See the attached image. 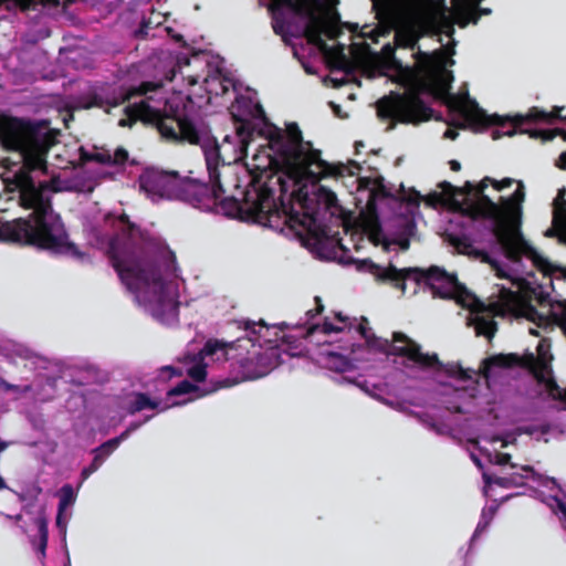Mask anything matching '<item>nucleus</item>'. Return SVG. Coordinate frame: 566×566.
I'll return each mask as SVG.
<instances>
[{
	"label": "nucleus",
	"instance_id": "obj_8",
	"mask_svg": "<svg viewBox=\"0 0 566 566\" xmlns=\"http://www.w3.org/2000/svg\"><path fill=\"white\" fill-rule=\"evenodd\" d=\"M265 6L272 12L273 30L291 44L293 39L303 40L317 49L334 67L333 74L344 72L342 77L329 76L326 83L339 87L346 83L350 61L343 44L329 46L323 36H338L339 15L324 8L318 0H269Z\"/></svg>",
	"mask_w": 566,
	"mask_h": 566
},
{
	"label": "nucleus",
	"instance_id": "obj_3",
	"mask_svg": "<svg viewBox=\"0 0 566 566\" xmlns=\"http://www.w3.org/2000/svg\"><path fill=\"white\" fill-rule=\"evenodd\" d=\"M374 6L382 4L390 28L395 31L397 46L413 49L426 33L446 36L441 43L443 52L428 54L418 52L413 66L399 65L395 81L405 93H390L377 102V115L406 124L428 120L432 111L423 97L441 99L449 108L457 127L480 130L489 125L504 127L497 115H488L471 99L468 91L451 94L452 72L448 70L454 61L455 41L452 39L454 24L465 28L476 23L481 14H489L490 9H480L483 0H452L449 8L446 0H373ZM440 42L442 39L440 38Z\"/></svg>",
	"mask_w": 566,
	"mask_h": 566
},
{
	"label": "nucleus",
	"instance_id": "obj_37",
	"mask_svg": "<svg viewBox=\"0 0 566 566\" xmlns=\"http://www.w3.org/2000/svg\"><path fill=\"white\" fill-rule=\"evenodd\" d=\"M329 105L333 108V112L336 116L342 117V118L345 117V115L342 114L340 107L338 105L334 104L333 102H331Z\"/></svg>",
	"mask_w": 566,
	"mask_h": 566
},
{
	"label": "nucleus",
	"instance_id": "obj_18",
	"mask_svg": "<svg viewBox=\"0 0 566 566\" xmlns=\"http://www.w3.org/2000/svg\"><path fill=\"white\" fill-rule=\"evenodd\" d=\"M562 191L554 202L553 224L546 230V237H557L558 241L566 244V200L562 199Z\"/></svg>",
	"mask_w": 566,
	"mask_h": 566
},
{
	"label": "nucleus",
	"instance_id": "obj_43",
	"mask_svg": "<svg viewBox=\"0 0 566 566\" xmlns=\"http://www.w3.org/2000/svg\"><path fill=\"white\" fill-rule=\"evenodd\" d=\"M9 443L0 440V453L3 452L8 448Z\"/></svg>",
	"mask_w": 566,
	"mask_h": 566
},
{
	"label": "nucleus",
	"instance_id": "obj_52",
	"mask_svg": "<svg viewBox=\"0 0 566 566\" xmlns=\"http://www.w3.org/2000/svg\"><path fill=\"white\" fill-rule=\"evenodd\" d=\"M66 566H70V564H67Z\"/></svg>",
	"mask_w": 566,
	"mask_h": 566
},
{
	"label": "nucleus",
	"instance_id": "obj_45",
	"mask_svg": "<svg viewBox=\"0 0 566 566\" xmlns=\"http://www.w3.org/2000/svg\"><path fill=\"white\" fill-rule=\"evenodd\" d=\"M6 517L9 518V520H14V521H20L21 520V515L20 514L14 515V516H11V515L7 514Z\"/></svg>",
	"mask_w": 566,
	"mask_h": 566
},
{
	"label": "nucleus",
	"instance_id": "obj_24",
	"mask_svg": "<svg viewBox=\"0 0 566 566\" xmlns=\"http://www.w3.org/2000/svg\"><path fill=\"white\" fill-rule=\"evenodd\" d=\"M76 495L73 488L70 484H65L60 490V502L59 511H66L75 502Z\"/></svg>",
	"mask_w": 566,
	"mask_h": 566
},
{
	"label": "nucleus",
	"instance_id": "obj_25",
	"mask_svg": "<svg viewBox=\"0 0 566 566\" xmlns=\"http://www.w3.org/2000/svg\"><path fill=\"white\" fill-rule=\"evenodd\" d=\"M552 117V114H548L544 111L532 108L526 116L518 115L516 117V126H522L524 119L531 120H548Z\"/></svg>",
	"mask_w": 566,
	"mask_h": 566
},
{
	"label": "nucleus",
	"instance_id": "obj_33",
	"mask_svg": "<svg viewBox=\"0 0 566 566\" xmlns=\"http://www.w3.org/2000/svg\"><path fill=\"white\" fill-rule=\"evenodd\" d=\"M381 34H382V32H380L379 30H376V29H373V30H369V31H363V32H361V36H364V38H367V36H368V38H371V39H373V40H375V41H376V40H377V38H378L379 35H381Z\"/></svg>",
	"mask_w": 566,
	"mask_h": 566
},
{
	"label": "nucleus",
	"instance_id": "obj_1",
	"mask_svg": "<svg viewBox=\"0 0 566 566\" xmlns=\"http://www.w3.org/2000/svg\"><path fill=\"white\" fill-rule=\"evenodd\" d=\"M239 125L218 147L219 160L226 165L243 160L251 175L247 188L239 191V209L254 222L273 227L282 219L307 243L319 245L327 237L321 216L336 202V195L318 185L321 179L348 178L356 205L370 217L378 203L392 197L379 176L360 177L358 163L329 165L302 138L295 124L281 129L269 123L260 103L251 94L240 95L230 107Z\"/></svg>",
	"mask_w": 566,
	"mask_h": 566
},
{
	"label": "nucleus",
	"instance_id": "obj_50",
	"mask_svg": "<svg viewBox=\"0 0 566 566\" xmlns=\"http://www.w3.org/2000/svg\"><path fill=\"white\" fill-rule=\"evenodd\" d=\"M94 105H96V106H103V104H102V103H99V102H97V101H95Z\"/></svg>",
	"mask_w": 566,
	"mask_h": 566
},
{
	"label": "nucleus",
	"instance_id": "obj_23",
	"mask_svg": "<svg viewBox=\"0 0 566 566\" xmlns=\"http://www.w3.org/2000/svg\"><path fill=\"white\" fill-rule=\"evenodd\" d=\"M506 358L504 356L491 357L483 361L481 373L486 381H489L494 375V368L505 366Z\"/></svg>",
	"mask_w": 566,
	"mask_h": 566
},
{
	"label": "nucleus",
	"instance_id": "obj_7",
	"mask_svg": "<svg viewBox=\"0 0 566 566\" xmlns=\"http://www.w3.org/2000/svg\"><path fill=\"white\" fill-rule=\"evenodd\" d=\"M0 143L14 157L1 159L2 182L18 193L21 206L33 210L29 219H0V241L35 247V122L0 116Z\"/></svg>",
	"mask_w": 566,
	"mask_h": 566
},
{
	"label": "nucleus",
	"instance_id": "obj_32",
	"mask_svg": "<svg viewBox=\"0 0 566 566\" xmlns=\"http://www.w3.org/2000/svg\"><path fill=\"white\" fill-rule=\"evenodd\" d=\"M46 546L48 539L39 538V543L36 544L35 549L38 551L42 558L45 556Z\"/></svg>",
	"mask_w": 566,
	"mask_h": 566
},
{
	"label": "nucleus",
	"instance_id": "obj_17",
	"mask_svg": "<svg viewBox=\"0 0 566 566\" xmlns=\"http://www.w3.org/2000/svg\"><path fill=\"white\" fill-rule=\"evenodd\" d=\"M140 423H132L123 433L118 437L109 439L104 442L102 446L93 450L94 459L92 463L82 470L81 476L83 480H86L91 474L99 469V467L104 463L106 458L115 451L119 444L125 441L133 431H135Z\"/></svg>",
	"mask_w": 566,
	"mask_h": 566
},
{
	"label": "nucleus",
	"instance_id": "obj_19",
	"mask_svg": "<svg viewBox=\"0 0 566 566\" xmlns=\"http://www.w3.org/2000/svg\"><path fill=\"white\" fill-rule=\"evenodd\" d=\"M78 150L81 151L82 160L93 159L105 165L115 166H122L128 160V153L122 147L116 148L114 151L109 149L96 150L92 155L85 153L82 147Z\"/></svg>",
	"mask_w": 566,
	"mask_h": 566
},
{
	"label": "nucleus",
	"instance_id": "obj_20",
	"mask_svg": "<svg viewBox=\"0 0 566 566\" xmlns=\"http://www.w3.org/2000/svg\"><path fill=\"white\" fill-rule=\"evenodd\" d=\"M158 407L159 402L151 400L147 395L135 394L128 401L127 411L133 415L145 409H156Z\"/></svg>",
	"mask_w": 566,
	"mask_h": 566
},
{
	"label": "nucleus",
	"instance_id": "obj_39",
	"mask_svg": "<svg viewBox=\"0 0 566 566\" xmlns=\"http://www.w3.org/2000/svg\"><path fill=\"white\" fill-rule=\"evenodd\" d=\"M450 167H451V169H452L453 171H458V170H460V163H459V161H457V160H451V161H450Z\"/></svg>",
	"mask_w": 566,
	"mask_h": 566
},
{
	"label": "nucleus",
	"instance_id": "obj_44",
	"mask_svg": "<svg viewBox=\"0 0 566 566\" xmlns=\"http://www.w3.org/2000/svg\"><path fill=\"white\" fill-rule=\"evenodd\" d=\"M548 480L551 481V479H548ZM537 482H538V484H541V485H544V486L549 488V490H553V486L555 485V481H554V480H552V482H551V483H548V484L541 483L539 481H537Z\"/></svg>",
	"mask_w": 566,
	"mask_h": 566
},
{
	"label": "nucleus",
	"instance_id": "obj_47",
	"mask_svg": "<svg viewBox=\"0 0 566 566\" xmlns=\"http://www.w3.org/2000/svg\"><path fill=\"white\" fill-rule=\"evenodd\" d=\"M560 109H562V108H559V107H555V114H554V116H555V117H558V118H560V119H565L564 117L559 116V114H558Z\"/></svg>",
	"mask_w": 566,
	"mask_h": 566
},
{
	"label": "nucleus",
	"instance_id": "obj_6",
	"mask_svg": "<svg viewBox=\"0 0 566 566\" xmlns=\"http://www.w3.org/2000/svg\"><path fill=\"white\" fill-rule=\"evenodd\" d=\"M187 80L191 88L185 95L181 91L164 97L160 85L146 82L137 90L113 97L109 106H118L128 102L125 107L126 117L119 119L122 127L130 126L137 119L154 123L163 137L170 140H186L190 144L216 145L203 125L198 122L197 103L193 98H207L210 103L213 96L226 94L233 82L224 76L219 66L213 67L205 53H195L190 59L178 57L167 80Z\"/></svg>",
	"mask_w": 566,
	"mask_h": 566
},
{
	"label": "nucleus",
	"instance_id": "obj_30",
	"mask_svg": "<svg viewBox=\"0 0 566 566\" xmlns=\"http://www.w3.org/2000/svg\"><path fill=\"white\" fill-rule=\"evenodd\" d=\"M176 375H182V371L181 370H177L176 368L171 367V366H165L160 369V373H159V377L161 379H170L172 378L174 376Z\"/></svg>",
	"mask_w": 566,
	"mask_h": 566
},
{
	"label": "nucleus",
	"instance_id": "obj_34",
	"mask_svg": "<svg viewBox=\"0 0 566 566\" xmlns=\"http://www.w3.org/2000/svg\"><path fill=\"white\" fill-rule=\"evenodd\" d=\"M401 199H402V200H407V201H409L410 203H415V205H416V203H418V202H419L420 195H419L418 192H416V191H412V193H411V195H409V196H405V195H403V196H401Z\"/></svg>",
	"mask_w": 566,
	"mask_h": 566
},
{
	"label": "nucleus",
	"instance_id": "obj_11",
	"mask_svg": "<svg viewBox=\"0 0 566 566\" xmlns=\"http://www.w3.org/2000/svg\"><path fill=\"white\" fill-rule=\"evenodd\" d=\"M490 442L493 446L499 444L500 448H504L509 444L506 439H502L500 437H492ZM481 453L490 463L497 464L502 468L500 476H493L486 472H483V480L485 484L483 492L485 496H491L490 492L493 485H499L502 488L521 486L526 484V480L539 481L544 484L552 482L548 480V478L536 473L535 470L530 465H517L512 463L510 461L511 454L499 452L496 447L493 448V451L481 447Z\"/></svg>",
	"mask_w": 566,
	"mask_h": 566
},
{
	"label": "nucleus",
	"instance_id": "obj_5",
	"mask_svg": "<svg viewBox=\"0 0 566 566\" xmlns=\"http://www.w3.org/2000/svg\"><path fill=\"white\" fill-rule=\"evenodd\" d=\"M105 227L116 234L93 229L90 243L109 255L138 306L161 324L177 323L184 280L174 252L159 239L144 238L125 214L107 216Z\"/></svg>",
	"mask_w": 566,
	"mask_h": 566
},
{
	"label": "nucleus",
	"instance_id": "obj_48",
	"mask_svg": "<svg viewBox=\"0 0 566 566\" xmlns=\"http://www.w3.org/2000/svg\"><path fill=\"white\" fill-rule=\"evenodd\" d=\"M499 136H500L499 130H495V132L493 133V138H499Z\"/></svg>",
	"mask_w": 566,
	"mask_h": 566
},
{
	"label": "nucleus",
	"instance_id": "obj_26",
	"mask_svg": "<svg viewBox=\"0 0 566 566\" xmlns=\"http://www.w3.org/2000/svg\"><path fill=\"white\" fill-rule=\"evenodd\" d=\"M71 517V514L66 511H59L56 515V527L59 528L61 539L63 544L65 545L66 542V531H67V523Z\"/></svg>",
	"mask_w": 566,
	"mask_h": 566
},
{
	"label": "nucleus",
	"instance_id": "obj_29",
	"mask_svg": "<svg viewBox=\"0 0 566 566\" xmlns=\"http://www.w3.org/2000/svg\"><path fill=\"white\" fill-rule=\"evenodd\" d=\"M35 525L38 526L39 536L43 539H49L48 520L45 516L40 515L35 518Z\"/></svg>",
	"mask_w": 566,
	"mask_h": 566
},
{
	"label": "nucleus",
	"instance_id": "obj_22",
	"mask_svg": "<svg viewBox=\"0 0 566 566\" xmlns=\"http://www.w3.org/2000/svg\"><path fill=\"white\" fill-rule=\"evenodd\" d=\"M542 501L545 502L556 515H558L563 526L566 528V503L557 495H549Z\"/></svg>",
	"mask_w": 566,
	"mask_h": 566
},
{
	"label": "nucleus",
	"instance_id": "obj_15",
	"mask_svg": "<svg viewBox=\"0 0 566 566\" xmlns=\"http://www.w3.org/2000/svg\"><path fill=\"white\" fill-rule=\"evenodd\" d=\"M234 382L230 379H224L217 384L211 385H195L188 380L180 381L177 386L169 389L167 392V402L163 406L161 410H166L170 407L185 405L193 399L203 397L220 388L232 386Z\"/></svg>",
	"mask_w": 566,
	"mask_h": 566
},
{
	"label": "nucleus",
	"instance_id": "obj_46",
	"mask_svg": "<svg viewBox=\"0 0 566 566\" xmlns=\"http://www.w3.org/2000/svg\"><path fill=\"white\" fill-rule=\"evenodd\" d=\"M7 489V483L2 476H0V490Z\"/></svg>",
	"mask_w": 566,
	"mask_h": 566
},
{
	"label": "nucleus",
	"instance_id": "obj_40",
	"mask_svg": "<svg viewBox=\"0 0 566 566\" xmlns=\"http://www.w3.org/2000/svg\"><path fill=\"white\" fill-rule=\"evenodd\" d=\"M560 167L566 169V151L559 156Z\"/></svg>",
	"mask_w": 566,
	"mask_h": 566
},
{
	"label": "nucleus",
	"instance_id": "obj_31",
	"mask_svg": "<svg viewBox=\"0 0 566 566\" xmlns=\"http://www.w3.org/2000/svg\"><path fill=\"white\" fill-rule=\"evenodd\" d=\"M437 433L444 434L450 431V426L432 422L429 424Z\"/></svg>",
	"mask_w": 566,
	"mask_h": 566
},
{
	"label": "nucleus",
	"instance_id": "obj_14",
	"mask_svg": "<svg viewBox=\"0 0 566 566\" xmlns=\"http://www.w3.org/2000/svg\"><path fill=\"white\" fill-rule=\"evenodd\" d=\"M233 346L219 340H208L197 355L185 357V373L196 382L203 381L214 365L228 359V349Z\"/></svg>",
	"mask_w": 566,
	"mask_h": 566
},
{
	"label": "nucleus",
	"instance_id": "obj_2",
	"mask_svg": "<svg viewBox=\"0 0 566 566\" xmlns=\"http://www.w3.org/2000/svg\"><path fill=\"white\" fill-rule=\"evenodd\" d=\"M514 182L512 178L499 181L490 177L482 179L478 186L467 181L462 188L442 182L439 185L440 191H434L428 198L432 206L457 211L454 218L460 219L458 223L465 227L469 223L474 228L475 223L483 222L503 252V261H488L497 277L506 279L509 285L496 286L488 304L478 298L476 306L467 317L468 325L474 328L476 335L491 338L496 332L494 316L525 317L537 326L557 324L566 335V302L543 298L541 305L546 312H538L530 302V279L533 272L532 269H526L522 258L531 261L532 268L538 269L547 276L566 280V268L549 262L523 238L518 227L521 205L525 198L523 182L517 181V188L511 197H499L501 203L485 193L489 186H492L494 191H501Z\"/></svg>",
	"mask_w": 566,
	"mask_h": 566
},
{
	"label": "nucleus",
	"instance_id": "obj_41",
	"mask_svg": "<svg viewBox=\"0 0 566 566\" xmlns=\"http://www.w3.org/2000/svg\"><path fill=\"white\" fill-rule=\"evenodd\" d=\"M520 432L532 434L533 429L531 427L520 428Z\"/></svg>",
	"mask_w": 566,
	"mask_h": 566
},
{
	"label": "nucleus",
	"instance_id": "obj_28",
	"mask_svg": "<svg viewBox=\"0 0 566 566\" xmlns=\"http://www.w3.org/2000/svg\"><path fill=\"white\" fill-rule=\"evenodd\" d=\"M0 388L4 391H13V392H17V394H23V392H27L31 389L30 386H18V385H13V384H10L8 381H6L4 379L0 378Z\"/></svg>",
	"mask_w": 566,
	"mask_h": 566
},
{
	"label": "nucleus",
	"instance_id": "obj_13",
	"mask_svg": "<svg viewBox=\"0 0 566 566\" xmlns=\"http://www.w3.org/2000/svg\"><path fill=\"white\" fill-rule=\"evenodd\" d=\"M247 356L239 359L242 378L253 380L269 375L280 364L284 363V355L280 346L249 344Z\"/></svg>",
	"mask_w": 566,
	"mask_h": 566
},
{
	"label": "nucleus",
	"instance_id": "obj_12",
	"mask_svg": "<svg viewBox=\"0 0 566 566\" xmlns=\"http://www.w3.org/2000/svg\"><path fill=\"white\" fill-rule=\"evenodd\" d=\"M396 224L399 227L400 231L397 235H389L384 232L376 222L370 221V223L366 227L358 229H345L346 235H349L348 242L345 239H340L338 241L339 247L343 251H349V244L353 245L355 250H359L361 248L360 243L364 241L367 242H381L387 250L391 249L392 245H398L401 250H407L409 248V237L412 233L413 224L408 219H397L395 220Z\"/></svg>",
	"mask_w": 566,
	"mask_h": 566
},
{
	"label": "nucleus",
	"instance_id": "obj_16",
	"mask_svg": "<svg viewBox=\"0 0 566 566\" xmlns=\"http://www.w3.org/2000/svg\"><path fill=\"white\" fill-rule=\"evenodd\" d=\"M537 357L535 364L536 377L547 384L549 392L553 397L566 399V390L564 391L552 379L551 363L553 355L551 354V343L546 338H542L536 347Z\"/></svg>",
	"mask_w": 566,
	"mask_h": 566
},
{
	"label": "nucleus",
	"instance_id": "obj_4",
	"mask_svg": "<svg viewBox=\"0 0 566 566\" xmlns=\"http://www.w3.org/2000/svg\"><path fill=\"white\" fill-rule=\"evenodd\" d=\"M317 304L315 313L307 311V319L303 324L295 326L296 333L286 334L289 327L286 323L268 326L263 322H248L245 329L250 336L238 340V348H248L249 344H262L264 347L277 345L282 349V355L287 357L296 356L300 349L298 338H307L311 343L317 345V352L313 358L317 365L323 368L345 373L359 364L374 361L381 357L394 356V361L401 365L405 373L411 377H420V374L427 373L442 384L454 388L455 398L461 400L459 403L448 406L449 410L454 412H467L468 389L463 385L478 376L473 369H463L455 363L443 365L439 361L436 354L422 353L420 346L402 333H394L389 342L385 338L375 337L370 328L367 327L366 319L359 323L356 331L364 339L363 344L343 345V338L335 339L337 334H344L346 328H352V323L342 314H336L333 319L326 318L324 323H311L316 314L322 312L323 305L319 297H315Z\"/></svg>",
	"mask_w": 566,
	"mask_h": 566
},
{
	"label": "nucleus",
	"instance_id": "obj_35",
	"mask_svg": "<svg viewBox=\"0 0 566 566\" xmlns=\"http://www.w3.org/2000/svg\"><path fill=\"white\" fill-rule=\"evenodd\" d=\"M556 135L563 136L566 139V132L563 129H556L554 132H547L544 136L545 139H553Z\"/></svg>",
	"mask_w": 566,
	"mask_h": 566
},
{
	"label": "nucleus",
	"instance_id": "obj_51",
	"mask_svg": "<svg viewBox=\"0 0 566 566\" xmlns=\"http://www.w3.org/2000/svg\"><path fill=\"white\" fill-rule=\"evenodd\" d=\"M503 134H506V135H512V134H513V132H511V130H507V132H503Z\"/></svg>",
	"mask_w": 566,
	"mask_h": 566
},
{
	"label": "nucleus",
	"instance_id": "obj_36",
	"mask_svg": "<svg viewBox=\"0 0 566 566\" xmlns=\"http://www.w3.org/2000/svg\"><path fill=\"white\" fill-rule=\"evenodd\" d=\"M458 136V130L457 128H447L446 132L443 133V137L444 138H449V139H455Z\"/></svg>",
	"mask_w": 566,
	"mask_h": 566
},
{
	"label": "nucleus",
	"instance_id": "obj_9",
	"mask_svg": "<svg viewBox=\"0 0 566 566\" xmlns=\"http://www.w3.org/2000/svg\"><path fill=\"white\" fill-rule=\"evenodd\" d=\"M205 155L209 184L191 177H181L174 170L146 168L138 178L139 189L154 203L179 200L200 210L212 211L223 195L240 185L234 178L235 168L219 160L216 145H200Z\"/></svg>",
	"mask_w": 566,
	"mask_h": 566
},
{
	"label": "nucleus",
	"instance_id": "obj_27",
	"mask_svg": "<svg viewBox=\"0 0 566 566\" xmlns=\"http://www.w3.org/2000/svg\"><path fill=\"white\" fill-rule=\"evenodd\" d=\"M356 385L374 398H379L382 389L377 385H369L368 381H357Z\"/></svg>",
	"mask_w": 566,
	"mask_h": 566
},
{
	"label": "nucleus",
	"instance_id": "obj_38",
	"mask_svg": "<svg viewBox=\"0 0 566 566\" xmlns=\"http://www.w3.org/2000/svg\"><path fill=\"white\" fill-rule=\"evenodd\" d=\"M461 251L467 254L476 253V251L471 245H464Z\"/></svg>",
	"mask_w": 566,
	"mask_h": 566
},
{
	"label": "nucleus",
	"instance_id": "obj_21",
	"mask_svg": "<svg viewBox=\"0 0 566 566\" xmlns=\"http://www.w3.org/2000/svg\"><path fill=\"white\" fill-rule=\"evenodd\" d=\"M496 510L497 505H490L482 510L481 518L472 536V541H475V538L488 528L496 513Z\"/></svg>",
	"mask_w": 566,
	"mask_h": 566
},
{
	"label": "nucleus",
	"instance_id": "obj_10",
	"mask_svg": "<svg viewBox=\"0 0 566 566\" xmlns=\"http://www.w3.org/2000/svg\"><path fill=\"white\" fill-rule=\"evenodd\" d=\"M359 271L370 273L377 281L389 283L399 289L402 293L407 292L408 284L412 285V293L418 287L429 290L432 296L454 300L459 305L467 308L471 314L478 304L475 295L470 293L460 284L454 275L448 274L438 266H431L427 270L420 268L399 269L392 264L382 266L371 262L368 259L355 261Z\"/></svg>",
	"mask_w": 566,
	"mask_h": 566
},
{
	"label": "nucleus",
	"instance_id": "obj_42",
	"mask_svg": "<svg viewBox=\"0 0 566 566\" xmlns=\"http://www.w3.org/2000/svg\"><path fill=\"white\" fill-rule=\"evenodd\" d=\"M471 458L479 468H482L481 460L475 454L472 453Z\"/></svg>",
	"mask_w": 566,
	"mask_h": 566
},
{
	"label": "nucleus",
	"instance_id": "obj_49",
	"mask_svg": "<svg viewBox=\"0 0 566 566\" xmlns=\"http://www.w3.org/2000/svg\"><path fill=\"white\" fill-rule=\"evenodd\" d=\"M363 146H364V145H363V143H360V142L355 144L356 150H358V147H363Z\"/></svg>",
	"mask_w": 566,
	"mask_h": 566
}]
</instances>
